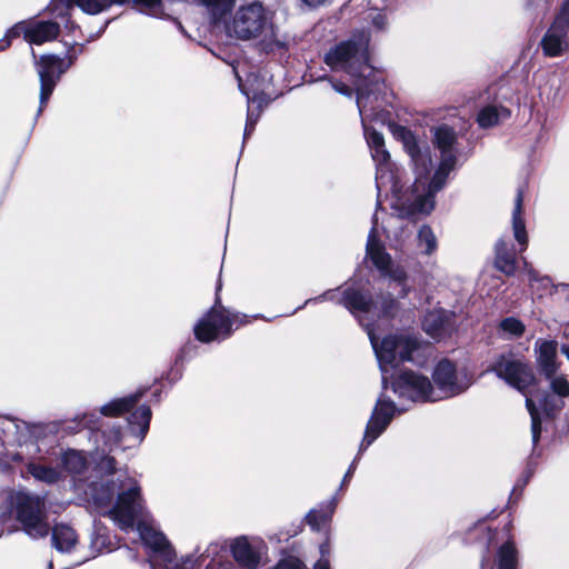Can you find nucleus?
I'll use <instances>...</instances> for the list:
<instances>
[{"label": "nucleus", "instance_id": "f257e3e1", "mask_svg": "<svg viewBox=\"0 0 569 569\" xmlns=\"http://www.w3.org/2000/svg\"><path fill=\"white\" fill-rule=\"evenodd\" d=\"M116 465L113 457L102 456L96 465L99 475L97 480L90 481L86 487L77 483V489L83 490L88 502L120 530L129 532L137 529L148 549L151 569H237L232 562L222 561L227 552V545L223 542H211L198 557L188 556L178 560L171 545L159 531L147 509L139 481L127 472L118 471Z\"/></svg>", "mask_w": 569, "mask_h": 569}, {"label": "nucleus", "instance_id": "f03ea898", "mask_svg": "<svg viewBox=\"0 0 569 569\" xmlns=\"http://www.w3.org/2000/svg\"><path fill=\"white\" fill-rule=\"evenodd\" d=\"M432 144L437 150L438 163L431 176L432 158L427 144H420L411 130L402 126L393 128V134L399 139L411 159L415 173L412 186L400 194L397 207L405 214H429L435 208L436 194L441 191L452 171L467 159L457 131L440 124L432 130Z\"/></svg>", "mask_w": 569, "mask_h": 569}, {"label": "nucleus", "instance_id": "7ed1b4c3", "mask_svg": "<svg viewBox=\"0 0 569 569\" xmlns=\"http://www.w3.org/2000/svg\"><path fill=\"white\" fill-rule=\"evenodd\" d=\"M315 301L331 300L342 305L353 316L359 319L360 325L365 328L381 371V382L383 389L390 379L393 378L392 371L402 362H412L421 365L425 351L428 348L418 338L417 335L410 332H399L389 335L379 341L375 332L372 323L367 322L363 316H388L395 307L396 300L388 295L381 298L380 306L372 300L369 292H365L355 284L345 288L341 293L339 289L329 290L323 295L313 299Z\"/></svg>", "mask_w": 569, "mask_h": 569}, {"label": "nucleus", "instance_id": "20e7f679", "mask_svg": "<svg viewBox=\"0 0 569 569\" xmlns=\"http://www.w3.org/2000/svg\"><path fill=\"white\" fill-rule=\"evenodd\" d=\"M382 98H379L378 101L371 100V96L366 94L361 87L358 89L357 106L361 117L363 133L371 150V157L376 162L377 190L381 192L382 190L390 189L393 193L392 208L400 217L407 218L412 214H405L401 209L397 207L398 197L405 194L406 190H401L398 186V180L393 173L392 164L390 163V154L385 147L383 136L368 124L370 121H386L387 112L382 107Z\"/></svg>", "mask_w": 569, "mask_h": 569}, {"label": "nucleus", "instance_id": "39448f33", "mask_svg": "<svg viewBox=\"0 0 569 569\" xmlns=\"http://www.w3.org/2000/svg\"><path fill=\"white\" fill-rule=\"evenodd\" d=\"M370 34L366 30H357L352 36L331 48L325 57L326 63L332 70L346 71L355 79L356 91L361 87L371 100L378 101L381 98V90L385 87L379 81H368L367 71L370 70L369 61Z\"/></svg>", "mask_w": 569, "mask_h": 569}, {"label": "nucleus", "instance_id": "423d86ee", "mask_svg": "<svg viewBox=\"0 0 569 569\" xmlns=\"http://www.w3.org/2000/svg\"><path fill=\"white\" fill-rule=\"evenodd\" d=\"M0 429L4 433V441L16 443L20 450L7 452L0 458V471L8 472L10 462H27L28 472L38 481L53 485L60 479V472L51 467L37 465L33 460L39 458L40 447L37 443L38 428L18 419L0 420Z\"/></svg>", "mask_w": 569, "mask_h": 569}, {"label": "nucleus", "instance_id": "0eeeda50", "mask_svg": "<svg viewBox=\"0 0 569 569\" xmlns=\"http://www.w3.org/2000/svg\"><path fill=\"white\" fill-rule=\"evenodd\" d=\"M226 31L231 38L242 41L258 39L260 49L267 53L284 50L289 42L288 37L273 26L260 2L240 6L226 22Z\"/></svg>", "mask_w": 569, "mask_h": 569}, {"label": "nucleus", "instance_id": "6e6552de", "mask_svg": "<svg viewBox=\"0 0 569 569\" xmlns=\"http://www.w3.org/2000/svg\"><path fill=\"white\" fill-rule=\"evenodd\" d=\"M12 513L23 532L31 539H41L49 535L51 526L43 497L28 491H10L6 506L0 508V521L7 522Z\"/></svg>", "mask_w": 569, "mask_h": 569}, {"label": "nucleus", "instance_id": "1a4fd4ad", "mask_svg": "<svg viewBox=\"0 0 569 569\" xmlns=\"http://www.w3.org/2000/svg\"><path fill=\"white\" fill-rule=\"evenodd\" d=\"M248 316L231 312L217 299L212 308L194 325L193 332L200 342L224 340L231 336L233 329L248 323Z\"/></svg>", "mask_w": 569, "mask_h": 569}, {"label": "nucleus", "instance_id": "9d476101", "mask_svg": "<svg viewBox=\"0 0 569 569\" xmlns=\"http://www.w3.org/2000/svg\"><path fill=\"white\" fill-rule=\"evenodd\" d=\"M396 406L395 403L386 399L383 395H381L376 406L372 410L371 417L367 423L365 435L362 438V441L359 447V452L355 460L349 466L347 472L345 473V477L342 479V482L340 485V489H342L351 479L353 476V472L357 468L358 460L363 451H366L371 443L387 429V427L390 425L395 412H396Z\"/></svg>", "mask_w": 569, "mask_h": 569}, {"label": "nucleus", "instance_id": "9b49d317", "mask_svg": "<svg viewBox=\"0 0 569 569\" xmlns=\"http://www.w3.org/2000/svg\"><path fill=\"white\" fill-rule=\"evenodd\" d=\"M60 33V26L52 20H21L7 30L0 39V51L7 49L16 38L23 37L29 44L41 46L53 41Z\"/></svg>", "mask_w": 569, "mask_h": 569}, {"label": "nucleus", "instance_id": "f8f14e48", "mask_svg": "<svg viewBox=\"0 0 569 569\" xmlns=\"http://www.w3.org/2000/svg\"><path fill=\"white\" fill-rule=\"evenodd\" d=\"M366 253L383 277H388L400 287L398 297H406L409 291L406 287L407 272L402 267L393 266L391 256L386 251L383 244L378 239L376 216L373 217L372 228L368 234Z\"/></svg>", "mask_w": 569, "mask_h": 569}, {"label": "nucleus", "instance_id": "ddd939ff", "mask_svg": "<svg viewBox=\"0 0 569 569\" xmlns=\"http://www.w3.org/2000/svg\"><path fill=\"white\" fill-rule=\"evenodd\" d=\"M32 56L36 60L37 73L40 80V106L37 112V116H39L48 103L60 77L72 64V59L70 58L68 61H66L64 59L54 54H43L39 58V60H37L33 50Z\"/></svg>", "mask_w": 569, "mask_h": 569}, {"label": "nucleus", "instance_id": "4468645a", "mask_svg": "<svg viewBox=\"0 0 569 569\" xmlns=\"http://www.w3.org/2000/svg\"><path fill=\"white\" fill-rule=\"evenodd\" d=\"M432 379L439 400L460 395L472 385L471 376L466 370H457L456 366L448 359L438 362Z\"/></svg>", "mask_w": 569, "mask_h": 569}, {"label": "nucleus", "instance_id": "2eb2a0df", "mask_svg": "<svg viewBox=\"0 0 569 569\" xmlns=\"http://www.w3.org/2000/svg\"><path fill=\"white\" fill-rule=\"evenodd\" d=\"M391 388L399 398L413 402L439 400L429 378L411 370L402 371L391 381Z\"/></svg>", "mask_w": 569, "mask_h": 569}, {"label": "nucleus", "instance_id": "dca6fc26", "mask_svg": "<svg viewBox=\"0 0 569 569\" xmlns=\"http://www.w3.org/2000/svg\"><path fill=\"white\" fill-rule=\"evenodd\" d=\"M488 370L495 372L500 379L523 395H526V389L533 382L532 370L523 362L510 356H499Z\"/></svg>", "mask_w": 569, "mask_h": 569}, {"label": "nucleus", "instance_id": "f3484780", "mask_svg": "<svg viewBox=\"0 0 569 569\" xmlns=\"http://www.w3.org/2000/svg\"><path fill=\"white\" fill-rule=\"evenodd\" d=\"M569 0L565 1L553 22L541 39L547 57H559L569 48Z\"/></svg>", "mask_w": 569, "mask_h": 569}, {"label": "nucleus", "instance_id": "a211bd4d", "mask_svg": "<svg viewBox=\"0 0 569 569\" xmlns=\"http://www.w3.org/2000/svg\"><path fill=\"white\" fill-rule=\"evenodd\" d=\"M233 560L241 569H258L262 563V555L267 551L264 542L259 538L240 536L229 545Z\"/></svg>", "mask_w": 569, "mask_h": 569}, {"label": "nucleus", "instance_id": "6ab92c4d", "mask_svg": "<svg viewBox=\"0 0 569 569\" xmlns=\"http://www.w3.org/2000/svg\"><path fill=\"white\" fill-rule=\"evenodd\" d=\"M129 0H51L47 10L56 18L72 16L74 7L87 14H98L114 4H123Z\"/></svg>", "mask_w": 569, "mask_h": 569}, {"label": "nucleus", "instance_id": "aec40b11", "mask_svg": "<svg viewBox=\"0 0 569 569\" xmlns=\"http://www.w3.org/2000/svg\"><path fill=\"white\" fill-rule=\"evenodd\" d=\"M422 329L433 340H445L456 329L455 313L445 309L431 310L423 317Z\"/></svg>", "mask_w": 569, "mask_h": 569}, {"label": "nucleus", "instance_id": "412c9836", "mask_svg": "<svg viewBox=\"0 0 569 569\" xmlns=\"http://www.w3.org/2000/svg\"><path fill=\"white\" fill-rule=\"evenodd\" d=\"M523 192L521 189H518L516 198H515V206L512 210V217H511V223H512V231L515 240L518 243V252L522 253L527 248L529 243V237L526 229V222L523 219Z\"/></svg>", "mask_w": 569, "mask_h": 569}, {"label": "nucleus", "instance_id": "4be33fe9", "mask_svg": "<svg viewBox=\"0 0 569 569\" xmlns=\"http://www.w3.org/2000/svg\"><path fill=\"white\" fill-rule=\"evenodd\" d=\"M536 349L537 361L541 372L546 378H551L558 370L556 363L557 342L552 340L537 341Z\"/></svg>", "mask_w": 569, "mask_h": 569}, {"label": "nucleus", "instance_id": "5701e85b", "mask_svg": "<svg viewBox=\"0 0 569 569\" xmlns=\"http://www.w3.org/2000/svg\"><path fill=\"white\" fill-rule=\"evenodd\" d=\"M495 266L507 276H512L517 270V250L505 239H500L496 244Z\"/></svg>", "mask_w": 569, "mask_h": 569}, {"label": "nucleus", "instance_id": "b1692460", "mask_svg": "<svg viewBox=\"0 0 569 569\" xmlns=\"http://www.w3.org/2000/svg\"><path fill=\"white\" fill-rule=\"evenodd\" d=\"M519 552L516 543L508 540L502 543L496 555L497 569H518ZM481 569H493L489 560L482 559Z\"/></svg>", "mask_w": 569, "mask_h": 569}, {"label": "nucleus", "instance_id": "393cba45", "mask_svg": "<svg viewBox=\"0 0 569 569\" xmlns=\"http://www.w3.org/2000/svg\"><path fill=\"white\" fill-rule=\"evenodd\" d=\"M151 415V409L148 406H141L128 418L129 433L138 443H141L148 433Z\"/></svg>", "mask_w": 569, "mask_h": 569}, {"label": "nucleus", "instance_id": "a878e982", "mask_svg": "<svg viewBox=\"0 0 569 569\" xmlns=\"http://www.w3.org/2000/svg\"><path fill=\"white\" fill-rule=\"evenodd\" d=\"M510 117V111L501 104L490 103L480 109L477 122L480 128L487 129L499 124Z\"/></svg>", "mask_w": 569, "mask_h": 569}, {"label": "nucleus", "instance_id": "bb28decb", "mask_svg": "<svg viewBox=\"0 0 569 569\" xmlns=\"http://www.w3.org/2000/svg\"><path fill=\"white\" fill-rule=\"evenodd\" d=\"M338 503L337 497H332L329 501L319 505L318 508L311 509L306 521L312 530L319 531L331 519Z\"/></svg>", "mask_w": 569, "mask_h": 569}, {"label": "nucleus", "instance_id": "cd10ccee", "mask_svg": "<svg viewBox=\"0 0 569 569\" xmlns=\"http://www.w3.org/2000/svg\"><path fill=\"white\" fill-rule=\"evenodd\" d=\"M51 540L58 551L70 552L78 541V536L70 526L59 523L52 528Z\"/></svg>", "mask_w": 569, "mask_h": 569}, {"label": "nucleus", "instance_id": "c85d7f7f", "mask_svg": "<svg viewBox=\"0 0 569 569\" xmlns=\"http://www.w3.org/2000/svg\"><path fill=\"white\" fill-rule=\"evenodd\" d=\"M141 396L142 392L139 391L122 398L113 399L110 402L103 405L100 408V412L101 415L107 417L120 416L123 412L129 411L132 407H134L136 403L141 398Z\"/></svg>", "mask_w": 569, "mask_h": 569}, {"label": "nucleus", "instance_id": "c756f323", "mask_svg": "<svg viewBox=\"0 0 569 569\" xmlns=\"http://www.w3.org/2000/svg\"><path fill=\"white\" fill-rule=\"evenodd\" d=\"M417 247L420 249L422 254L431 256L438 248V240L428 224H423L419 228L417 233Z\"/></svg>", "mask_w": 569, "mask_h": 569}, {"label": "nucleus", "instance_id": "7c9ffc66", "mask_svg": "<svg viewBox=\"0 0 569 569\" xmlns=\"http://www.w3.org/2000/svg\"><path fill=\"white\" fill-rule=\"evenodd\" d=\"M200 4H202L208 13L210 14L211 19L217 22L220 21L227 13H229L234 3L236 0H198Z\"/></svg>", "mask_w": 569, "mask_h": 569}, {"label": "nucleus", "instance_id": "2f4dec72", "mask_svg": "<svg viewBox=\"0 0 569 569\" xmlns=\"http://www.w3.org/2000/svg\"><path fill=\"white\" fill-rule=\"evenodd\" d=\"M61 463L68 472L79 475L86 468L87 461L80 451L67 450L62 453Z\"/></svg>", "mask_w": 569, "mask_h": 569}, {"label": "nucleus", "instance_id": "473e14b6", "mask_svg": "<svg viewBox=\"0 0 569 569\" xmlns=\"http://www.w3.org/2000/svg\"><path fill=\"white\" fill-rule=\"evenodd\" d=\"M525 325L521 320L515 317H508L499 323L500 332L508 339L519 338L525 332Z\"/></svg>", "mask_w": 569, "mask_h": 569}, {"label": "nucleus", "instance_id": "72a5a7b5", "mask_svg": "<svg viewBox=\"0 0 569 569\" xmlns=\"http://www.w3.org/2000/svg\"><path fill=\"white\" fill-rule=\"evenodd\" d=\"M540 407L549 418L557 416L565 407V400L552 393H547L539 400Z\"/></svg>", "mask_w": 569, "mask_h": 569}, {"label": "nucleus", "instance_id": "f704fd0d", "mask_svg": "<svg viewBox=\"0 0 569 569\" xmlns=\"http://www.w3.org/2000/svg\"><path fill=\"white\" fill-rule=\"evenodd\" d=\"M523 264L532 290L545 291L551 286V279L549 277L539 276V273L526 260H523Z\"/></svg>", "mask_w": 569, "mask_h": 569}, {"label": "nucleus", "instance_id": "c9c22d12", "mask_svg": "<svg viewBox=\"0 0 569 569\" xmlns=\"http://www.w3.org/2000/svg\"><path fill=\"white\" fill-rule=\"evenodd\" d=\"M526 407L529 411V415L531 417V435H532V442L536 445L539 441L540 433H541V420L539 411L533 402V400L529 397L526 398Z\"/></svg>", "mask_w": 569, "mask_h": 569}, {"label": "nucleus", "instance_id": "e433bc0d", "mask_svg": "<svg viewBox=\"0 0 569 569\" xmlns=\"http://www.w3.org/2000/svg\"><path fill=\"white\" fill-rule=\"evenodd\" d=\"M134 4L141 8V11L152 17L162 18L166 16L164 3L162 0H133Z\"/></svg>", "mask_w": 569, "mask_h": 569}, {"label": "nucleus", "instance_id": "4c0bfd02", "mask_svg": "<svg viewBox=\"0 0 569 569\" xmlns=\"http://www.w3.org/2000/svg\"><path fill=\"white\" fill-rule=\"evenodd\" d=\"M550 381V390L552 395L560 397L565 400L569 396V381L565 376L553 375L551 378H547Z\"/></svg>", "mask_w": 569, "mask_h": 569}, {"label": "nucleus", "instance_id": "58836bf2", "mask_svg": "<svg viewBox=\"0 0 569 569\" xmlns=\"http://www.w3.org/2000/svg\"><path fill=\"white\" fill-rule=\"evenodd\" d=\"M239 88L243 94L247 96L248 103L254 106V108L259 109V112H262L264 106H267L270 101V97L264 92H252V94L244 89L239 79Z\"/></svg>", "mask_w": 569, "mask_h": 569}, {"label": "nucleus", "instance_id": "ea45409f", "mask_svg": "<svg viewBox=\"0 0 569 569\" xmlns=\"http://www.w3.org/2000/svg\"><path fill=\"white\" fill-rule=\"evenodd\" d=\"M103 437L106 438V445L112 450L121 443L123 435L120 427H112L103 432Z\"/></svg>", "mask_w": 569, "mask_h": 569}, {"label": "nucleus", "instance_id": "a19ab883", "mask_svg": "<svg viewBox=\"0 0 569 569\" xmlns=\"http://www.w3.org/2000/svg\"><path fill=\"white\" fill-rule=\"evenodd\" d=\"M366 19H369L372 23V27L377 31H382L387 28L388 21L386 14L378 10H371L368 12Z\"/></svg>", "mask_w": 569, "mask_h": 569}, {"label": "nucleus", "instance_id": "79ce46f5", "mask_svg": "<svg viewBox=\"0 0 569 569\" xmlns=\"http://www.w3.org/2000/svg\"><path fill=\"white\" fill-rule=\"evenodd\" d=\"M261 112L254 106L249 104L247 113V122L244 127V139L254 130V126L260 117Z\"/></svg>", "mask_w": 569, "mask_h": 569}, {"label": "nucleus", "instance_id": "37998d69", "mask_svg": "<svg viewBox=\"0 0 569 569\" xmlns=\"http://www.w3.org/2000/svg\"><path fill=\"white\" fill-rule=\"evenodd\" d=\"M328 81L330 82L332 89L342 94V96H346V97H351L352 96V90L349 86H347L346 83L341 82V81H335L332 79H329L328 78Z\"/></svg>", "mask_w": 569, "mask_h": 569}, {"label": "nucleus", "instance_id": "c03bdc74", "mask_svg": "<svg viewBox=\"0 0 569 569\" xmlns=\"http://www.w3.org/2000/svg\"><path fill=\"white\" fill-rule=\"evenodd\" d=\"M328 0H302V2L310 7V8H315V7H318V6H321V4H325Z\"/></svg>", "mask_w": 569, "mask_h": 569}, {"label": "nucleus", "instance_id": "a18cd8bd", "mask_svg": "<svg viewBox=\"0 0 569 569\" xmlns=\"http://www.w3.org/2000/svg\"><path fill=\"white\" fill-rule=\"evenodd\" d=\"M313 569H330L329 561L327 559H319Z\"/></svg>", "mask_w": 569, "mask_h": 569}, {"label": "nucleus", "instance_id": "49530a36", "mask_svg": "<svg viewBox=\"0 0 569 569\" xmlns=\"http://www.w3.org/2000/svg\"><path fill=\"white\" fill-rule=\"evenodd\" d=\"M328 551H329L328 550V546L327 545H321V547H320V552H321V556H322L321 559H326L325 556H326V553H328Z\"/></svg>", "mask_w": 569, "mask_h": 569}, {"label": "nucleus", "instance_id": "de8ad7c7", "mask_svg": "<svg viewBox=\"0 0 569 569\" xmlns=\"http://www.w3.org/2000/svg\"><path fill=\"white\" fill-rule=\"evenodd\" d=\"M561 350H562V352L566 355V357H567V358H568V360H569V343H568V345L562 346Z\"/></svg>", "mask_w": 569, "mask_h": 569}, {"label": "nucleus", "instance_id": "09e8293b", "mask_svg": "<svg viewBox=\"0 0 569 569\" xmlns=\"http://www.w3.org/2000/svg\"><path fill=\"white\" fill-rule=\"evenodd\" d=\"M66 27H67V28H73V24H72V23H70V22L68 21V22L66 23Z\"/></svg>", "mask_w": 569, "mask_h": 569}, {"label": "nucleus", "instance_id": "8fccbe9b", "mask_svg": "<svg viewBox=\"0 0 569 569\" xmlns=\"http://www.w3.org/2000/svg\"><path fill=\"white\" fill-rule=\"evenodd\" d=\"M179 29L183 31L182 24L178 22Z\"/></svg>", "mask_w": 569, "mask_h": 569}, {"label": "nucleus", "instance_id": "3c124183", "mask_svg": "<svg viewBox=\"0 0 569 569\" xmlns=\"http://www.w3.org/2000/svg\"><path fill=\"white\" fill-rule=\"evenodd\" d=\"M48 567H49V569H52L53 565L51 561L49 562Z\"/></svg>", "mask_w": 569, "mask_h": 569}]
</instances>
